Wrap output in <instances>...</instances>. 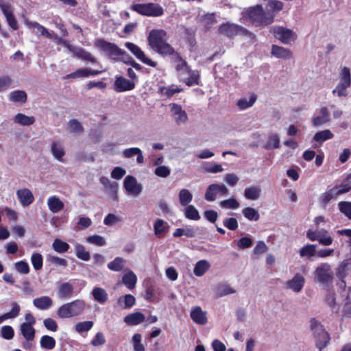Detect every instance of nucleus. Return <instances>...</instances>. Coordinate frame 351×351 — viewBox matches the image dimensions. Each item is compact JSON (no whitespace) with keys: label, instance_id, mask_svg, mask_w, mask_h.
Masks as SVG:
<instances>
[{"label":"nucleus","instance_id":"1","mask_svg":"<svg viewBox=\"0 0 351 351\" xmlns=\"http://www.w3.org/2000/svg\"><path fill=\"white\" fill-rule=\"evenodd\" d=\"M150 47L162 56H171L174 53L173 48L167 43V36L162 29H152L148 36Z\"/></svg>","mask_w":351,"mask_h":351},{"label":"nucleus","instance_id":"2","mask_svg":"<svg viewBox=\"0 0 351 351\" xmlns=\"http://www.w3.org/2000/svg\"><path fill=\"white\" fill-rule=\"evenodd\" d=\"M95 46L114 60L127 62L130 59L126 51L118 47L115 44L103 39L97 40L95 42Z\"/></svg>","mask_w":351,"mask_h":351},{"label":"nucleus","instance_id":"3","mask_svg":"<svg viewBox=\"0 0 351 351\" xmlns=\"http://www.w3.org/2000/svg\"><path fill=\"white\" fill-rule=\"evenodd\" d=\"M245 12L250 21L256 26L265 27L274 21V14L265 12L261 5L249 8Z\"/></svg>","mask_w":351,"mask_h":351},{"label":"nucleus","instance_id":"4","mask_svg":"<svg viewBox=\"0 0 351 351\" xmlns=\"http://www.w3.org/2000/svg\"><path fill=\"white\" fill-rule=\"evenodd\" d=\"M86 307L85 301L78 299L61 305L56 314L61 319H69L82 314Z\"/></svg>","mask_w":351,"mask_h":351},{"label":"nucleus","instance_id":"5","mask_svg":"<svg viewBox=\"0 0 351 351\" xmlns=\"http://www.w3.org/2000/svg\"><path fill=\"white\" fill-rule=\"evenodd\" d=\"M131 10L147 16L156 17L163 14L164 10L161 5L157 3H136L131 6Z\"/></svg>","mask_w":351,"mask_h":351},{"label":"nucleus","instance_id":"6","mask_svg":"<svg viewBox=\"0 0 351 351\" xmlns=\"http://www.w3.org/2000/svg\"><path fill=\"white\" fill-rule=\"evenodd\" d=\"M271 32L276 39L286 45L294 42L298 38L295 32L282 26H274Z\"/></svg>","mask_w":351,"mask_h":351},{"label":"nucleus","instance_id":"7","mask_svg":"<svg viewBox=\"0 0 351 351\" xmlns=\"http://www.w3.org/2000/svg\"><path fill=\"white\" fill-rule=\"evenodd\" d=\"M306 237L312 241H318L321 245L328 246L332 243L333 239L329 232L325 229L308 230Z\"/></svg>","mask_w":351,"mask_h":351},{"label":"nucleus","instance_id":"8","mask_svg":"<svg viewBox=\"0 0 351 351\" xmlns=\"http://www.w3.org/2000/svg\"><path fill=\"white\" fill-rule=\"evenodd\" d=\"M315 280L321 284H327L332 281L333 272L328 263H322L314 271Z\"/></svg>","mask_w":351,"mask_h":351},{"label":"nucleus","instance_id":"9","mask_svg":"<svg viewBox=\"0 0 351 351\" xmlns=\"http://www.w3.org/2000/svg\"><path fill=\"white\" fill-rule=\"evenodd\" d=\"M171 116L175 123L181 125L186 123L189 117L186 112L178 104L172 103L169 105Z\"/></svg>","mask_w":351,"mask_h":351},{"label":"nucleus","instance_id":"10","mask_svg":"<svg viewBox=\"0 0 351 351\" xmlns=\"http://www.w3.org/2000/svg\"><path fill=\"white\" fill-rule=\"evenodd\" d=\"M123 187L127 193L133 197L138 196L143 191L142 185L132 176H127L124 178Z\"/></svg>","mask_w":351,"mask_h":351},{"label":"nucleus","instance_id":"11","mask_svg":"<svg viewBox=\"0 0 351 351\" xmlns=\"http://www.w3.org/2000/svg\"><path fill=\"white\" fill-rule=\"evenodd\" d=\"M125 47L134 55L135 57L141 61L143 63L152 67H156L157 63L151 59L146 57L144 52L136 45L127 42L125 43Z\"/></svg>","mask_w":351,"mask_h":351},{"label":"nucleus","instance_id":"12","mask_svg":"<svg viewBox=\"0 0 351 351\" xmlns=\"http://www.w3.org/2000/svg\"><path fill=\"white\" fill-rule=\"evenodd\" d=\"M228 192V189L224 184H212L208 186L204 197L208 202H213L216 199L217 194L226 195Z\"/></svg>","mask_w":351,"mask_h":351},{"label":"nucleus","instance_id":"13","mask_svg":"<svg viewBox=\"0 0 351 351\" xmlns=\"http://www.w3.org/2000/svg\"><path fill=\"white\" fill-rule=\"evenodd\" d=\"M309 324L313 334L325 346L329 340V337L323 326L314 318L310 320Z\"/></svg>","mask_w":351,"mask_h":351},{"label":"nucleus","instance_id":"14","mask_svg":"<svg viewBox=\"0 0 351 351\" xmlns=\"http://www.w3.org/2000/svg\"><path fill=\"white\" fill-rule=\"evenodd\" d=\"M351 274V258L346 259L341 261L337 269L336 275L341 280L339 286L346 287V282L343 279Z\"/></svg>","mask_w":351,"mask_h":351},{"label":"nucleus","instance_id":"15","mask_svg":"<svg viewBox=\"0 0 351 351\" xmlns=\"http://www.w3.org/2000/svg\"><path fill=\"white\" fill-rule=\"evenodd\" d=\"M305 283V279L304 276L297 273L291 279L289 280L286 282V287L287 289L292 290L295 293H300Z\"/></svg>","mask_w":351,"mask_h":351},{"label":"nucleus","instance_id":"16","mask_svg":"<svg viewBox=\"0 0 351 351\" xmlns=\"http://www.w3.org/2000/svg\"><path fill=\"white\" fill-rule=\"evenodd\" d=\"M25 25L27 26V27L32 30L33 32L37 36H45L46 38H50L52 37L53 31H49L47 28H45L44 26L41 25L37 22H33L29 21H25Z\"/></svg>","mask_w":351,"mask_h":351},{"label":"nucleus","instance_id":"17","mask_svg":"<svg viewBox=\"0 0 351 351\" xmlns=\"http://www.w3.org/2000/svg\"><path fill=\"white\" fill-rule=\"evenodd\" d=\"M114 86L116 92H124L132 90L135 86V84L131 80L119 76L116 77Z\"/></svg>","mask_w":351,"mask_h":351},{"label":"nucleus","instance_id":"18","mask_svg":"<svg viewBox=\"0 0 351 351\" xmlns=\"http://www.w3.org/2000/svg\"><path fill=\"white\" fill-rule=\"evenodd\" d=\"M101 71L97 70H92L88 68H82L76 70L75 71L66 75L64 77V79L69 80V79H77V78H84V77H88L89 76H95L98 74L101 73Z\"/></svg>","mask_w":351,"mask_h":351},{"label":"nucleus","instance_id":"19","mask_svg":"<svg viewBox=\"0 0 351 351\" xmlns=\"http://www.w3.org/2000/svg\"><path fill=\"white\" fill-rule=\"evenodd\" d=\"M207 313L197 306L191 309L190 316L191 319L197 324L205 325L208 322Z\"/></svg>","mask_w":351,"mask_h":351},{"label":"nucleus","instance_id":"20","mask_svg":"<svg viewBox=\"0 0 351 351\" xmlns=\"http://www.w3.org/2000/svg\"><path fill=\"white\" fill-rule=\"evenodd\" d=\"M16 195L21 204L24 207L28 206L34 200L32 191L28 189H19L16 191Z\"/></svg>","mask_w":351,"mask_h":351},{"label":"nucleus","instance_id":"21","mask_svg":"<svg viewBox=\"0 0 351 351\" xmlns=\"http://www.w3.org/2000/svg\"><path fill=\"white\" fill-rule=\"evenodd\" d=\"M219 29L221 33L228 36H233L234 35L245 31L243 27L229 23L222 24Z\"/></svg>","mask_w":351,"mask_h":351},{"label":"nucleus","instance_id":"22","mask_svg":"<svg viewBox=\"0 0 351 351\" xmlns=\"http://www.w3.org/2000/svg\"><path fill=\"white\" fill-rule=\"evenodd\" d=\"M47 206L53 213H57L63 210L64 203L56 195H51L47 199Z\"/></svg>","mask_w":351,"mask_h":351},{"label":"nucleus","instance_id":"23","mask_svg":"<svg viewBox=\"0 0 351 351\" xmlns=\"http://www.w3.org/2000/svg\"><path fill=\"white\" fill-rule=\"evenodd\" d=\"M271 54L277 58L288 60L291 58L292 52L283 47L273 45L271 47Z\"/></svg>","mask_w":351,"mask_h":351},{"label":"nucleus","instance_id":"24","mask_svg":"<svg viewBox=\"0 0 351 351\" xmlns=\"http://www.w3.org/2000/svg\"><path fill=\"white\" fill-rule=\"evenodd\" d=\"M51 152L55 159L59 162H63L65 152L62 143L58 141H53L51 143Z\"/></svg>","mask_w":351,"mask_h":351},{"label":"nucleus","instance_id":"25","mask_svg":"<svg viewBox=\"0 0 351 351\" xmlns=\"http://www.w3.org/2000/svg\"><path fill=\"white\" fill-rule=\"evenodd\" d=\"M73 293V287L69 282H63L58 285L57 289V296L60 299H67L72 296Z\"/></svg>","mask_w":351,"mask_h":351},{"label":"nucleus","instance_id":"26","mask_svg":"<svg viewBox=\"0 0 351 351\" xmlns=\"http://www.w3.org/2000/svg\"><path fill=\"white\" fill-rule=\"evenodd\" d=\"M136 156V162L143 164L144 162V156L141 149L138 147H130L123 151V156L125 158H131Z\"/></svg>","mask_w":351,"mask_h":351},{"label":"nucleus","instance_id":"27","mask_svg":"<svg viewBox=\"0 0 351 351\" xmlns=\"http://www.w3.org/2000/svg\"><path fill=\"white\" fill-rule=\"evenodd\" d=\"M145 319V315L141 312H135L126 315L124 317V322L129 326L138 325Z\"/></svg>","mask_w":351,"mask_h":351},{"label":"nucleus","instance_id":"28","mask_svg":"<svg viewBox=\"0 0 351 351\" xmlns=\"http://www.w3.org/2000/svg\"><path fill=\"white\" fill-rule=\"evenodd\" d=\"M122 282L128 289L132 290L136 287L137 276L132 271L128 270L122 276Z\"/></svg>","mask_w":351,"mask_h":351},{"label":"nucleus","instance_id":"29","mask_svg":"<svg viewBox=\"0 0 351 351\" xmlns=\"http://www.w3.org/2000/svg\"><path fill=\"white\" fill-rule=\"evenodd\" d=\"M136 302V298L131 294H126L117 299V304L121 308H130Z\"/></svg>","mask_w":351,"mask_h":351},{"label":"nucleus","instance_id":"30","mask_svg":"<svg viewBox=\"0 0 351 351\" xmlns=\"http://www.w3.org/2000/svg\"><path fill=\"white\" fill-rule=\"evenodd\" d=\"M33 304L35 307L43 311L49 309L53 305V300L49 296H42L35 298Z\"/></svg>","mask_w":351,"mask_h":351},{"label":"nucleus","instance_id":"31","mask_svg":"<svg viewBox=\"0 0 351 351\" xmlns=\"http://www.w3.org/2000/svg\"><path fill=\"white\" fill-rule=\"evenodd\" d=\"M181 91H182V88L174 84L159 87V92L161 95L167 98H171L176 93H180Z\"/></svg>","mask_w":351,"mask_h":351},{"label":"nucleus","instance_id":"32","mask_svg":"<svg viewBox=\"0 0 351 351\" xmlns=\"http://www.w3.org/2000/svg\"><path fill=\"white\" fill-rule=\"evenodd\" d=\"M14 123L23 126H29L32 125L36 119L33 116H27L23 113H18L13 119Z\"/></svg>","mask_w":351,"mask_h":351},{"label":"nucleus","instance_id":"33","mask_svg":"<svg viewBox=\"0 0 351 351\" xmlns=\"http://www.w3.org/2000/svg\"><path fill=\"white\" fill-rule=\"evenodd\" d=\"M126 263V260L122 257L117 256L113 261L108 263V268L110 271L119 272L122 271Z\"/></svg>","mask_w":351,"mask_h":351},{"label":"nucleus","instance_id":"34","mask_svg":"<svg viewBox=\"0 0 351 351\" xmlns=\"http://www.w3.org/2000/svg\"><path fill=\"white\" fill-rule=\"evenodd\" d=\"M176 69L178 73L180 80L182 81L184 80V78L186 76L187 73L191 70L189 66L187 65V63L180 58L176 60Z\"/></svg>","mask_w":351,"mask_h":351},{"label":"nucleus","instance_id":"35","mask_svg":"<svg viewBox=\"0 0 351 351\" xmlns=\"http://www.w3.org/2000/svg\"><path fill=\"white\" fill-rule=\"evenodd\" d=\"M215 292L217 297L221 298L229 294L234 293L236 290L228 284L221 283L216 286Z\"/></svg>","mask_w":351,"mask_h":351},{"label":"nucleus","instance_id":"36","mask_svg":"<svg viewBox=\"0 0 351 351\" xmlns=\"http://www.w3.org/2000/svg\"><path fill=\"white\" fill-rule=\"evenodd\" d=\"M21 335L26 341H33L35 337V329L30 324H21L20 326Z\"/></svg>","mask_w":351,"mask_h":351},{"label":"nucleus","instance_id":"37","mask_svg":"<svg viewBox=\"0 0 351 351\" xmlns=\"http://www.w3.org/2000/svg\"><path fill=\"white\" fill-rule=\"evenodd\" d=\"M210 263L206 260H201L196 263L194 267L193 273L196 276H203L210 268Z\"/></svg>","mask_w":351,"mask_h":351},{"label":"nucleus","instance_id":"38","mask_svg":"<svg viewBox=\"0 0 351 351\" xmlns=\"http://www.w3.org/2000/svg\"><path fill=\"white\" fill-rule=\"evenodd\" d=\"M8 97L9 100L12 102H19L21 104H24L27 101V95L25 91L17 90L10 93Z\"/></svg>","mask_w":351,"mask_h":351},{"label":"nucleus","instance_id":"39","mask_svg":"<svg viewBox=\"0 0 351 351\" xmlns=\"http://www.w3.org/2000/svg\"><path fill=\"white\" fill-rule=\"evenodd\" d=\"M73 53L77 58L83 60L89 61L92 63L97 62L96 58L94 56H93L90 53H89L84 49L75 47L74 51H73Z\"/></svg>","mask_w":351,"mask_h":351},{"label":"nucleus","instance_id":"40","mask_svg":"<svg viewBox=\"0 0 351 351\" xmlns=\"http://www.w3.org/2000/svg\"><path fill=\"white\" fill-rule=\"evenodd\" d=\"M92 295L95 300L100 304L105 303L108 299V293L106 290L100 287L94 288L92 291Z\"/></svg>","mask_w":351,"mask_h":351},{"label":"nucleus","instance_id":"41","mask_svg":"<svg viewBox=\"0 0 351 351\" xmlns=\"http://www.w3.org/2000/svg\"><path fill=\"white\" fill-rule=\"evenodd\" d=\"M334 137V134L329 130H324L316 132L313 138V140L315 142L322 143L327 140L332 139Z\"/></svg>","mask_w":351,"mask_h":351},{"label":"nucleus","instance_id":"42","mask_svg":"<svg viewBox=\"0 0 351 351\" xmlns=\"http://www.w3.org/2000/svg\"><path fill=\"white\" fill-rule=\"evenodd\" d=\"M167 223L164 220L156 219L154 225V234L158 237H162L167 231Z\"/></svg>","mask_w":351,"mask_h":351},{"label":"nucleus","instance_id":"43","mask_svg":"<svg viewBox=\"0 0 351 351\" xmlns=\"http://www.w3.org/2000/svg\"><path fill=\"white\" fill-rule=\"evenodd\" d=\"M299 254L301 257L310 258L316 254V245L307 244L303 246L299 250Z\"/></svg>","mask_w":351,"mask_h":351},{"label":"nucleus","instance_id":"44","mask_svg":"<svg viewBox=\"0 0 351 351\" xmlns=\"http://www.w3.org/2000/svg\"><path fill=\"white\" fill-rule=\"evenodd\" d=\"M11 306L12 308L9 312L3 314L0 317L1 321H3L8 319H13L18 317L21 311L20 306L16 302H12Z\"/></svg>","mask_w":351,"mask_h":351},{"label":"nucleus","instance_id":"45","mask_svg":"<svg viewBox=\"0 0 351 351\" xmlns=\"http://www.w3.org/2000/svg\"><path fill=\"white\" fill-rule=\"evenodd\" d=\"M199 75L197 71L190 70L182 80L186 85L191 86L199 84Z\"/></svg>","mask_w":351,"mask_h":351},{"label":"nucleus","instance_id":"46","mask_svg":"<svg viewBox=\"0 0 351 351\" xmlns=\"http://www.w3.org/2000/svg\"><path fill=\"white\" fill-rule=\"evenodd\" d=\"M56 343L55 339L51 336L44 335L40 338V347L44 350H50L53 349Z\"/></svg>","mask_w":351,"mask_h":351},{"label":"nucleus","instance_id":"47","mask_svg":"<svg viewBox=\"0 0 351 351\" xmlns=\"http://www.w3.org/2000/svg\"><path fill=\"white\" fill-rule=\"evenodd\" d=\"M179 202L182 206H187L192 201L193 195L189 190L182 189L178 193Z\"/></svg>","mask_w":351,"mask_h":351},{"label":"nucleus","instance_id":"48","mask_svg":"<svg viewBox=\"0 0 351 351\" xmlns=\"http://www.w3.org/2000/svg\"><path fill=\"white\" fill-rule=\"evenodd\" d=\"M70 246L69 245L60 239H56L52 243V248L58 253L62 254L66 252Z\"/></svg>","mask_w":351,"mask_h":351},{"label":"nucleus","instance_id":"49","mask_svg":"<svg viewBox=\"0 0 351 351\" xmlns=\"http://www.w3.org/2000/svg\"><path fill=\"white\" fill-rule=\"evenodd\" d=\"M261 194V189L258 186L247 187L244 191V196L247 199H257Z\"/></svg>","mask_w":351,"mask_h":351},{"label":"nucleus","instance_id":"50","mask_svg":"<svg viewBox=\"0 0 351 351\" xmlns=\"http://www.w3.org/2000/svg\"><path fill=\"white\" fill-rule=\"evenodd\" d=\"M256 97L254 95H250L249 97H243L237 101V106L241 110H245L253 106Z\"/></svg>","mask_w":351,"mask_h":351},{"label":"nucleus","instance_id":"51","mask_svg":"<svg viewBox=\"0 0 351 351\" xmlns=\"http://www.w3.org/2000/svg\"><path fill=\"white\" fill-rule=\"evenodd\" d=\"M339 84L350 86L351 84V73L349 68L344 66L340 72Z\"/></svg>","mask_w":351,"mask_h":351},{"label":"nucleus","instance_id":"52","mask_svg":"<svg viewBox=\"0 0 351 351\" xmlns=\"http://www.w3.org/2000/svg\"><path fill=\"white\" fill-rule=\"evenodd\" d=\"M243 216L250 221H258L260 215L258 212L254 208L247 207L242 210Z\"/></svg>","mask_w":351,"mask_h":351},{"label":"nucleus","instance_id":"53","mask_svg":"<svg viewBox=\"0 0 351 351\" xmlns=\"http://www.w3.org/2000/svg\"><path fill=\"white\" fill-rule=\"evenodd\" d=\"M75 250L76 256L84 261L90 259V253L86 250L85 247L81 244H76L75 245Z\"/></svg>","mask_w":351,"mask_h":351},{"label":"nucleus","instance_id":"54","mask_svg":"<svg viewBox=\"0 0 351 351\" xmlns=\"http://www.w3.org/2000/svg\"><path fill=\"white\" fill-rule=\"evenodd\" d=\"M280 139L276 134H271L268 136L264 147L266 149H276L279 147Z\"/></svg>","mask_w":351,"mask_h":351},{"label":"nucleus","instance_id":"55","mask_svg":"<svg viewBox=\"0 0 351 351\" xmlns=\"http://www.w3.org/2000/svg\"><path fill=\"white\" fill-rule=\"evenodd\" d=\"M219 206L223 208L235 210L240 207V204L236 199L230 198L221 201L219 202Z\"/></svg>","mask_w":351,"mask_h":351},{"label":"nucleus","instance_id":"56","mask_svg":"<svg viewBox=\"0 0 351 351\" xmlns=\"http://www.w3.org/2000/svg\"><path fill=\"white\" fill-rule=\"evenodd\" d=\"M200 20L203 25L207 29L210 28L213 25L217 23L215 16L213 13H208L201 16Z\"/></svg>","mask_w":351,"mask_h":351},{"label":"nucleus","instance_id":"57","mask_svg":"<svg viewBox=\"0 0 351 351\" xmlns=\"http://www.w3.org/2000/svg\"><path fill=\"white\" fill-rule=\"evenodd\" d=\"M31 263L35 270H40L43 267V258L40 253H33L31 256Z\"/></svg>","mask_w":351,"mask_h":351},{"label":"nucleus","instance_id":"58","mask_svg":"<svg viewBox=\"0 0 351 351\" xmlns=\"http://www.w3.org/2000/svg\"><path fill=\"white\" fill-rule=\"evenodd\" d=\"M337 197L336 194L333 191L332 189L324 192L322 194L320 197V202L322 206H325L327 205L332 199Z\"/></svg>","mask_w":351,"mask_h":351},{"label":"nucleus","instance_id":"59","mask_svg":"<svg viewBox=\"0 0 351 351\" xmlns=\"http://www.w3.org/2000/svg\"><path fill=\"white\" fill-rule=\"evenodd\" d=\"M338 208L341 213H342L348 218L351 219V202H339Z\"/></svg>","mask_w":351,"mask_h":351},{"label":"nucleus","instance_id":"60","mask_svg":"<svg viewBox=\"0 0 351 351\" xmlns=\"http://www.w3.org/2000/svg\"><path fill=\"white\" fill-rule=\"evenodd\" d=\"M15 270L21 274H27L29 272V266L26 261H20L14 263Z\"/></svg>","mask_w":351,"mask_h":351},{"label":"nucleus","instance_id":"61","mask_svg":"<svg viewBox=\"0 0 351 351\" xmlns=\"http://www.w3.org/2000/svg\"><path fill=\"white\" fill-rule=\"evenodd\" d=\"M121 221L122 218L112 213L108 214L104 219V223L108 226H112Z\"/></svg>","mask_w":351,"mask_h":351},{"label":"nucleus","instance_id":"62","mask_svg":"<svg viewBox=\"0 0 351 351\" xmlns=\"http://www.w3.org/2000/svg\"><path fill=\"white\" fill-rule=\"evenodd\" d=\"M185 217L192 220H198L200 218L197 210L192 205L188 206L186 208Z\"/></svg>","mask_w":351,"mask_h":351},{"label":"nucleus","instance_id":"63","mask_svg":"<svg viewBox=\"0 0 351 351\" xmlns=\"http://www.w3.org/2000/svg\"><path fill=\"white\" fill-rule=\"evenodd\" d=\"M93 326V322L92 321H85L76 324L75 328L77 332L81 333L82 332L88 331Z\"/></svg>","mask_w":351,"mask_h":351},{"label":"nucleus","instance_id":"64","mask_svg":"<svg viewBox=\"0 0 351 351\" xmlns=\"http://www.w3.org/2000/svg\"><path fill=\"white\" fill-rule=\"evenodd\" d=\"M141 335L136 333L132 337L134 351H145L144 346L141 343Z\"/></svg>","mask_w":351,"mask_h":351}]
</instances>
